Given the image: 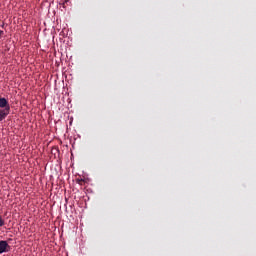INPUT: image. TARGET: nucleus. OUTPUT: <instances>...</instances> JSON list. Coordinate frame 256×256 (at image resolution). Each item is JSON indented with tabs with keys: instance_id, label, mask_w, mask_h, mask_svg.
Returning <instances> with one entry per match:
<instances>
[{
	"instance_id": "nucleus-3",
	"label": "nucleus",
	"mask_w": 256,
	"mask_h": 256,
	"mask_svg": "<svg viewBox=\"0 0 256 256\" xmlns=\"http://www.w3.org/2000/svg\"><path fill=\"white\" fill-rule=\"evenodd\" d=\"M5 225V221L3 218L0 216V227H3Z\"/></svg>"
},
{
	"instance_id": "nucleus-1",
	"label": "nucleus",
	"mask_w": 256,
	"mask_h": 256,
	"mask_svg": "<svg viewBox=\"0 0 256 256\" xmlns=\"http://www.w3.org/2000/svg\"><path fill=\"white\" fill-rule=\"evenodd\" d=\"M10 104L6 98H0V123L10 114Z\"/></svg>"
},
{
	"instance_id": "nucleus-4",
	"label": "nucleus",
	"mask_w": 256,
	"mask_h": 256,
	"mask_svg": "<svg viewBox=\"0 0 256 256\" xmlns=\"http://www.w3.org/2000/svg\"><path fill=\"white\" fill-rule=\"evenodd\" d=\"M3 35H4V31L0 30V40L2 39Z\"/></svg>"
},
{
	"instance_id": "nucleus-2",
	"label": "nucleus",
	"mask_w": 256,
	"mask_h": 256,
	"mask_svg": "<svg viewBox=\"0 0 256 256\" xmlns=\"http://www.w3.org/2000/svg\"><path fill=\"white\" fill-rule=\"evenodd\" d=\"M9 249H10V245L8 244V242L1 240L0 241V254L9 252Z\"/></svg>"
}]
</instances>
